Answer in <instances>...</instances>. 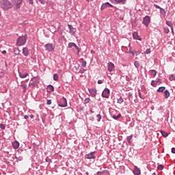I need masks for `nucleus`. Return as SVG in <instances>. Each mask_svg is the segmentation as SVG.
Returning a JSON list of instances; mask_svg holds the SVG:
<instances>
[{"instance_id": "obj_19", "label": "nucleus", "mask_w": 175, "mask_h": 175, "mask_svg": "<svg viewBox=\"0 0 175 175\" xmlns=\"http://www.w3.org/2000/svg\"><path fill=\"white\" fill-rule=\"evenodd\" d=\"M13 53L14 54H15V55H20V53H21V51H20V49L18 48H14Z\"/></svg>"}, {"instance_id": "obj_57", "label": "nucleus", "mask_w": 175, "mask_h": 175, "mask_svg": "<svg viewBox=\"0 0 175 175\" xmlns=\"http://www.w3.org/2000/svg\"><path fill=\"white\" fill-rule=\"evenodd\" d=\"M129 53H131V51H132V47H131V43H129Z\"/></svg>"}, {"instance_id": "obj_13", "label": "nucleus", "mask_w": 175, "mask_h": 175, "mask_svg": "<svg viewBox=\"0 0 175 175\" xmlns=\"http://www.w3.org/2000/svg\"><path fill=\"white\" fill-rule=\"evenodd\" d=\"M133 173L134 175H141L142 174V170H140V168L137 167V166L134 167V170L133 171Z\"/></svg>"}, {"instance_id": "obj_60", "label": "nucleus", "mask_w": 175, "mask_h": 175, "mask_svg": "<svg viewBox=\"0 0 175 175\" xmlns=\"http://www.w3.org/2000/svg\"><path fill=\"white\" fill-rule=\"evenodd\" d=\"M29 117H30V118L33 119V118H34L35 116L33 115H30Z\"/></svg>"}, {"instance_id": "obj_1", "label": "nucleus", "mask_w": 175, "mask_h": 175, "mask_svg": "<svg viewBox=\"0 0 175 175\" xmlns=\"http://www.w3.org/2000/svg\"><path fill=\"white\" fill-rule=\"evenodd\" d=\"M0 6L3 10H8L12 8V3L8 0H1L0 1Z\"/></svg>"}, {"instance_id": "obj_21", "label": "nucleus", "mask_w": 175, "mask_h": 175, "mask_svg": "<svg viewBox=\"0 0 175 175\" xmlns=\"http://www.w3.org/2000/svg\"><path fill=\"white\" fill-rule=\"evenodd\" d=\"M160 14H161L162 17H165L166 16V11H165V9L160 8Z\"/></svg>"}, {"instance_id": "obj_56", "label": "nucleus", "mask_w": 175, "mask_h": 175, "mask_svg": "<svg viewBox=\"0 0 175 175\" xmlns=\"http://www.w3.org/2000/svg\"><path fill=\"white\" fill-rule=\"evenodd\" d=\"M172 154H175V148H172L171 150Z\"/></svg>"}, {"instance_id": "obj_20", "label": "nucleus", "mask_w": 175, "mask_h": 175, "mask_svg": "<svg viewBox=\"0 0 175 175\" xmlns=\"http://www.w3.org/2000/svg\"><path fill=\"white\" fill-rule=\"evenodd\" d=\"M47 91L48 92H53V91H54V86L52 85H49L47 86Z\"/></svg>"}, {"instance_id": "obj_40", "label": "nucleus", "mask_w": 175, "mask_h": 175, "mask_svg": "<svg viewBox=\"0 0 175 175\" xmlns=\"http://www.w3.org/2000/svg\"><path fill=\"white\" fill-rule=\"evenodd\" d=\"M156 83L157 84H162V80H161L159 78H157Z\"/></svg>"}, {"instance_id": "obj_18", "label": "nucleus", "mask_w": 175, "mask_h": 175, "mask_svg": "<svg viewBox=\"0 0 175 175\" xmlns=\"http://www.w3.org/2000/svg\"><path fill=\"white\" fill-rule=\"evenodd\" d=\"M12 147L15 150H17V148H18V147H20V143H18V142H17V141H14V142H12Z\"/></svg>"}, {"instance_id": "obj_30", "label": "nucleus", "mask_w": 175, "mask_h": 175, "mask_svg": "<svg viewBox=\"0 0 175 175\" xmlns=\"http://www.w3.org/2000/svg\"><path fill=\"white\" fill-rule=\"evenodd\" d=\"M134 66L137 69H139V66H140V63H139V62L135 61L134 62Z\"/></svg>"}, {"instance_id": "obj_61", "label": "nucleus", "mask_w": 175, "mask_h": 175, "mask_svg": "<svg viewBox=\"0 0 175 175\" xmlns=\"http://www.w3.org/2000/svg\"><path fill=\"white\" fill-rule=\"evenodd\" d=\"M90 113H92V114H94V113H95L94 111H92V109H90Z\"/></svg>"}, {"instance_id": "obj_12", "label": "nucleus", "mask_w": 175, "mask_h": 175, "mask_svg": "<svg viewBox=\"0 0 175 175\" xmlns=\"http://www.w3.org/2000/svg\"><path fill=\"white\" fill-rule=\"evenodd\" d=\"M107 8H113V5L110 4L109 2L104 3L102 4L100 10H104V9H106Z\"/></svg>"}, {"instance_id": "obj_46", "label": "nucleus", "mask_w": 175, "mask_h": 175, "mask_svg": "<svg viewBox=\"0 0 175 175\" xmlns=\"http://www.w3.org/2000/svg\"><path fill=\"white\" fill-rule=\"evenodd\" d=\"M46 162H48L49 163H51V159L46 157L45 159Z\"/></svg>"}, {"instance_id": "obj_45", "label": "nucleus", "mask_w": 175, "mask_h": 175, "mask_svg": "<svg viewBox=\"0 0 175 175\" xmlns=\"http://www.w3.org/2000/svg\"><path fill=\"white\" fill-rule=\"evenodd\" d=\"M170 81H173L174 80V75H171L169 78Z\"/></svg>"}, {"instance_id": "obj_55", "label": "nucleus", "mask_w": 175, "mask_h": 175, "mask_svg": "<svg viewBox=\"0 0 175 175\" xmlns=\"http://www.w3.org/2000/svg\"><path fill=\"white\" fill-rule=\"evenodd\" d=\"M172 33L173 36H174V27L171 28Z\"/></svg>"}, {"instance_id": "obj_59", "label": "nucleus", "mask_w": 175, "mask_h": 175, "mask_svg": "<svg viewBox=\"0 0 175 175\" xmlns=\"http://www.w3.org/2000/svg\"><path fill=\"white\" fill-rule=\"evenodd\" d=\"M24 118H25V120H28L29 117H28V116L25 115L24 116Z\"/></svg>"}, {"instance_id": "obj_33", "label": "nucleus", "mask_w": 175, "mask_h": 175, "mask_svg": "<svg viewBox=\"0 0 175 175\" xmlns=\"http://www.w3.org/2000/svg\"><path fill=\"white\" fill-rule=\"evenodd\" d=\"M150 74L152 75V76H157V71L155 70H151Z\"/></svg>"}, {"instance_id": "obj_52", "label": "nucleus", "mask_w": 175, "mask_h": 175, "mask_svg": "<svg viewBox=\"0 0 175 175\" xmlns=\"http://www.w3.org/2000/svg\"><path fill=\"white\" fill-rule=\"evenodd\" d=\"M46 105H51V100H48L46 101Z\"/></svg>"}, {"instance_id": "obj_23", "label": "nucleus", "mask_w": 175, "mask_h": 175, "mask_svg": "<svg viewBox=\"0 0 175 175\" xmlns=\"http://www.w3.org/2000/svg\"><path fill=\"white\" fill-rule=\"evenodd\" d=\"M164 96L166 99L170 96V92H169V90H166L164 91Z\"/></svg>"}, {"instance_id": "obj_8", "label": "nucleus", "mask_w": 175, "mask_h": 175, "mask_svg": "<svg viewBox=\"0 0 175 175\" xmlns=\"http://www.w3.org/2000/svg\"><path fill=\"white\" fill-rule=\"evenodd\" d=\"M96 151L91 152L90 153H88L85 155V159H95L96 157H95Z\"/></svg>"}, {"instance_id": "obj_64", "label": "nucleus", "mask_w": 175, "mask_h": 175, "mask_svg": "<svg viewBox=\"0 0 175 175\" xmlns=\"http://www.w3.org/2000/svg\"><path fill=\"white\" fill-rule=\"evenodd\" d=\"M152 175H156L155 172L152 173Z\"/></svg>"}, {"instance_id": "obj_2", "label": "nucleus", "mask_w": 175, "mask_h": 175, "mask_svg": "<svg viewBox=\"0 0 175 175\" xmlns=\"http://www.w3.org/2000/svg\"><path fill=\"white\" fill-rule=\"evenodd\" d=\"M27 43V36H21L17 39L16 46H24Z\"/></svg>"}, {"instance_id": "obj_4", "label": "nucleus", "mask_w": 175, "mask_h": 175, "mask_svg": "<svg viewBox=\"0 0 175 175\" xmlns=\"http://www.w3.org/2000/svg\"><path fill=\"white\" fill-rule=\"evenodd\" d=\"M58 106L59 107H66L68 106V101L65 97H62L60 100L58 102Z\"/></svg>"}, {"instance_id": "obj_27", "label": "nucleus", "mask_w": 175, "mask_h": 175, "mask_svg": "<svg viewBox=\"0 0 175 175\" xmlns=\"http://www.w3.org/2000/svg\"><path fill=\"white\" fill-rule=\"evenodd\" d=\"M132 139H133V134H131V135L127 137L126 140L128 143H131V140H132Z\"/></svg>"}, {"instance_id": "obj_62", "label": "nucleus", "mask_w": 175, "mask_h": 175, "mask_svg": "<svg viewBox=\"0 0 175 175\" xmlns=\"http://www.w3.org/2000/svg\"><path fill=\"white\" fill-rule=\"evenodd\" d=\"M2 54H6V51H3Z\"/></svg>"}, {"instance_id": "obj_36", "label": "nucleus", "mask_w": 175, "mask_h": 175, "mask_svg": "<svg viewBox=\"0 0 175 175\" xmlns=\"http://www.w3.org/2000/svg\"><path fill=\"white\" fill-rule=\"evenodd\" d=\"M164 166L162 164L159 165L157 167L158 170H163Z\"/></svg>"}, {"instance_id": "obj_39", "label": "nucleus", "mask_w": 175, "mask_h": 175, "mask_svg": "<svg viewBox=\"0 0 175 175\" xmlns=\"http://www.w3.org/2000/svg\"><path fill=\"white\" fill-rule=\"evenodd\" d=\"M81 66L83 68H85V66H87V62L85 61L82 62Z\"/></svg>"}, {"instance_id": "obj_37", "label": "nucleus", "mask_w": 175, "mask_h": 175, "mask_svg": "<svg viewBox=\"0 0 175 175\" xmlns=\"http://www.w3.org/2000/svg\"><path fill=\"white\" fill-rule=\"evenodd\" d=\"M96 117H97V118H98V120H97L98 122H100V120H102V115L98 114V115L96 116Z\"/></svg>"}, {"instance_id": "obj_35", "label": "nucleus", "mask_w": 175, "mask_h": 175, "mask_svg": "<svg viewBox=\"0 0 175 175\" xmlns=\"http://www.w3.org/2000/svg\"><path fill=\"white\" fill-rule=\"evenodd\" d=\"M163 31L165 32V33H169V32H170V30L167 28V27H163Z\"/></svg>"}, {"instance_id": "obj_53", "label": "nucleus", "mask_w": 175, "mask_h": 175, "mask_svg": "<svg viewBox=\"0 0 175 175\" xmlns=\"http://www.w3.org/2000/svg\"><path fill=\"white\" fill-rule=\"evenodd\" d=\"M112 3H117V0H109Z\"/></svg>"}, {"instance_id": "obj_49", "label": "nucleus", "mask_w": 175, "mask_h": 175, "mask_svg": "<svg viewBox=\"0 0 175 175\" xmlns=\"http://www.w3.org/2000/svg\"><path fill=\"white\" fill-rule=\"evenodd\" d=\"M39 2H40V3H42V5H44V3H46V0H38Z\"/></svg>"}, {"instance_id": "obj_7", "label": "nucleus", "mask_w": 175, "mask_h": 175, "mask_svg": "<svg viewBox=\"0 0 175 175\" xmlns=\"http://www.w3.org/2000/svg\"><path fill=\"white\" fill-rule=\"evenodd\" d=\"M102 96L103 98H106L107 99H109L110 96V90H109V88H105L102 92Z\"/></svg>"}, {"instance_id": "obj_47", "label": "nucleus", "mask_w": 175, "mask_h": 175, "mask_svg": "<svg viewBox=\"0 0 175 175\" xmlns=\"http://www.w3.org/2000/svg\"><path fill=\"white\" fill-rule=\"evenodd\" d=\"M85 72V69H84V68H80V69H79V73L83 74V73H84Z\"/></svg>"}, {"instance_id": "obj_29", "label": "nucleus", "mask_w": 175, "mask_h": 175, "mask_svg": "<svg viewBox=\"0 0 175 175\" xmlns=\"http://www.w3.org/2000/svg\"><path fill=\"white\" fill-rule=\"evenodd\" d=\"M116 3H122V5H125V0H116Z\"/></svg>"}, {"instance_id": "obj_26", "label": "nucleus", "mask_w": 175, "mask_h": 175, "mask_svg": "<svg viewBox=\"0 0 175 175\" xmlns=\"http://www.w3.org/2000/svg\"><path fill=\"white\" fill-rule=\"evenodd\" d=\"M166 90V88L164 86H161L159 88V90H157V92H163Z\"/></svg>"}, {"instance_id": "obj_15", "label": "nucleus", "mask_w": 175, "mask_h": 175, "mask_svg": "<svg viewBox=\"0 0 175 175\" xmlns=\"http://www.w3.org/2000/svg\"><path fill=\"white\" fill-rule=\"evenodd\" d=\"M68 27L69 28L70 35H75V33H76V30L73 26L72 25L68 24Z\"/></svg>"}, {"instance_id": "obj_63", "label": "nucleus", "mask_w": 175, "mask_h": 175, "mask_svg": "<svg viewBox=\"0 0 175 175\" xmlns=\"http://www.w3.org/2000/svg\"><path fill=\"white\" fill-rule=\"evenodd\" d=\"M85 174H86V175H90V173H89L88 172H85Z\"/></svg>"}, {"instance_id": "obj_25", "label": "nucleus", "mask_w": 175, "mask_h": 175, "mask_svg": "<svg viewBox=\"0 0 175 175\" xmlns=\"http://www.w3.org/2000/svg\"><path fill=\"white\" fill-rule=\"evenodd\" d=\"M165 24L170 28L173 29V23H172V21H166Z\"/></svg>"}, {"instance_id": "obj_50", "label": "nucleus", "mask_w": 175, "mask_h": 175, "mask_svg": "<svg viewBox=\"0 0 175 175\" xmlns=\"http://www.w3.org/2000/svg\"><path fill=\"white\" fill-rule=\"evenodd\" d=\"M154 8H156V9H160V10L162 9V8H161V6H159L157 4H154Z\"/></svg>"}, {"instance_id": "obj_3", "label": "nucleus", "mask_w": 175, "mask_h": 175, "mask_svg": "<svg viewBox=\"0 0 175 175\" xmlns=\"http://www.w3.org/2000/svg\"><path fill=\"white\" fill-rule=\"evenodd\" d=\"M39 84V79L36 77H33L29 83V87H31L32 88H35L36 85Z\"/></svg>"}, {"instance_id": "obj_43", "label": "nucleus", "mask_w": 175, "mask_h": 175, "mask_svg": "<svg viewBox=\"0 0 175 175\" xmlns=\"http://www.w3.org/2000/svg\"><path fill=\"white\" fill-rule=\"evenodd\" d=\"M90 100H91V98H86L85 99V103L87 104V103H90Z\"/></svg>"}, {"instance_id": "obj_58", "label": "nucleus", "mask_w": 175, "mask_h": 175, "mask_svg": "<svg viewBox=\"0 0 175 175\" xmlns=\"http://www.w3.org/2000/svg\"><path fill=\"white\" fill-rule=\"evenodd\" d=\"M97 174H98V175H102V174H103V172H100V171H98V172H97Z\"/></svg>"}, {"instance_id": "obj_51", "label": "nucleus", "mask_w": 175, "mask_h": 175, "mask_svg": "<svg viewBox=\"0 0 175 175\" xmlns=\"http://www.w3.org/2000/svg\"><path fill=\"white\" fill-rule=\"evenodd\" d=\"M27 2H29L30 5H33V0H27Z\"/></svg>"}, {"instance_id": "obj_32", "label": "nucleus", "mask_w": 175, "mask_h": 175, "mask_svg": "<svg viewBox=\"0 0 175 175\" xmlns=\"http://www.w3.org/2000/svg\"><path fill=\"white\" fill-rule=\"evenodd\" d=\"M58 74H54L53 75V80L54 81H58Z\"/></svg>"}, {"instance_id": "obj_44", "label": "nucleus", "mask_w": 175, "mask_h": 175, "mask_svg": "<svg viewBox=\"0 0 175 175\" xmlns=\"http://www.w3.org/2000/svg\"><path fill=\"white\" fill-rule=\"evenodd\" d=\"M0 128L1 129L3 130L5 129L6 126L3 124H0Z\"/></svg>"}, {"instance_id": "obj_9", "label": "nucleus", "mask_w": 175, "mask_h": 175, "mask_svg": "<svg viewBox=\"0 0 175 175\" xmlns=\"http://www.w3.org/2000/svg\"><path fill=\"white\" fill-rule=\"evenodd\" d=\"M45 49H46L47 51L52 52L54 51V50L55 49V45L51 43H48L45 44Z\"/></svg>"}, {"instance_id": "obj_14", "label": "nucleus", "mask_w": 175, "mask_h": 175, "mask_svg": "<svg viewBox=\"0 0 175 175\" xmlns=\"http://www.w3.org/2000/svg\"><path fill=\"white\" fill-rule=\"evenodd\" d=\"M133 38L135 40H142V38H140V36H139V33H137V31H134L133 33Z\"/></svg>"}, {"instance_id": "obj_34", "label": "nucleus", "mask_w": 175, "mask_h": 175, "mask_svg": "<svg viewBox=\"0 0 175 175\" xmlns=\"http://www.w3.org/2000/svg\"><path fill=\"white\" fill-rule=\"evenodd\" d=\"M123 102L124 98H122V97H120L119 99H118V103H119V105H121Z\"/></svg>"}, {"instance_id": "obj_16", "label": "nucleus", "mask_w": 175, "mask_h": 175, "mask_svg": "<svg viewBox=\"0 0 175 175\" xmlns=\"http://www.w3.org/2000/svg\"><path fill=\"white\" fill-rule=\"evenodd\" d=\"M23 1L24 0H15V5L17 9H20V8H21V5H23Z\"/></svg>"}, {"instance_id": "obj_17", "label": "nucleus", "mask_w": 175, "mask_h": 175, "mask_svg": "<svg viewBox=\"0 0 175 175\" xmlns=\"http://www.w3.org/2000/svg\"><path fill=\"white\" fill-rule=\"evenodd\" d=\"M23 54L25 57H28L29 55V50L27 47L23 49Z\"/></svg>"}, {"instance_id": "obj_42", "label": "nucleus", "mask_w": 175, "mask_h": 175, "mask_svg": "<svg viewBox=\"0 0 175 175\" xmlns=\"http://www.w3.org/2000/svg\"><path fill=\"white\" fill-rule=\"evenodd\" d=\"M16 159L18 161H23V156L16 157Z\"/></svg>"}, {"instance_id": "obj_28", "label": "nucleus", "mask_w": 175, "mask_h": 175, "mask_svg": "<svg viewBox=\"0 0 175 175\" xmlns=\"http://www.w3.org/2000/svg\"><path fill=\"white\" fill-rule=\"evenodd\" d=\"M120 117H121V113H118L117 116L116 115L112 116V118H113V120H118V118H120Z\"/></svg>"}, {"instance_id": "obj_31", "label": "nucleus", "mask_w": 175, "mask_h": 175, "mask_svg": "<svg viewBox=\"0 0 175 175\" xmlns=\"http://www.w3.org/2000/svg\"><path fill=\"white\" fill-rule=\"evenodd\" d=\"M161 135L162 136H163V137H167V136H169V134H167V133L163 131H161Z\"/></svg>"}, {"instance_id": "obj_5", "label": "nucleus", "mask_w": 175, "mask_h": 175, "mask_svg": "<svg viewBox=\"0 0 175 175\" xmlns=\"http://www.w3.org/2000/svg\"><path fill=\"white\" fill-rule=\"evenodd\" d=\"M68 49H72V50H77V54L80 53V49L77 46V44L75 42H70L68 46Z\"/></svg>"}, {"instance_id": "obj_10", "label": "nucleus", "mask_w": 175, "mask_h": 175, "mask_svg": "<svg viewBox=\"0 0 175 175\" xmlns=\"http://www.w3.org/2000/svg\"><path fill=\"white\" fill-rule=\"evenodd\" d=\"M88 91H89L91 96H93V98H95L96 96V94H97L96 88H89Z\"/></svg>"}, {"instance_id": "obj_24", "label": "nucleus", "mask_w": 175, "mask_h": 175, "mask_svg": "<svg viewBox=\"0 0 175 175\" xmlns=\"http://www.w3.org/2000/svg\"><path fill=\"white\" fill-rule=\"evenodd\" d=\"M21 87H22V88H23V92H27V83L21 84Z\"/></svg>"}, {"instance_id": "obj_41", "label": "nucleus", "mask_w": 175, "mask_h": 175, "mask_svg": "<svg viewBox=\"0 0 175 175\" xmlns=\"http://www.w3.org/2000/svg\"><path fill=\"white\" fill-rule=\"evenodd\" d=\"M145 54H151V49H147L145 51Z\"/></svg>"}, {"instance_id": "obj_54", "label": "nucleus", "mask_w": 175, "mask_h": 175, "mask_svg": "<svg viewBox=\"0 0 175 175\" xmlns=\"http://www.w3.org/2000/svg\"><path fill=\"white\" fill-rule=\"evenodd\" d=\"M103 80H98V84H103Z\"/></svg>"}, {"instance_id": "obj_6", "label": "nucleus", "mask_w": 175, "mask_h": 175, "mask_svg": "<svg viewBox=\"0 0 175 175\" xmlns=\"http://www.w3.org/2000/svg\"><path fill=\"white\" fill-rule=\"evenodd\" d=\"M150 23H151V18H150V16L146 15L143 18L142 24H144V25H146V27H148Z\"/></svg>"}, {"instance_id": "obj_22", "label": "nucleus", "mask_w": 175, "mask_h": 175, "mask_svg": "<svg viewBox=\"0 0 175 175\" xmlns=\"http://www.w3.org/2000/svg\"><path fill=\"white\" fill-rule=\"evenodd\" d=\"M27 76H29V75L27 72L24 74L19 72V77H21V79H25Z\"/></svg>"}, {"instance_id": "obj_11", "label": "nucleus", "mask_w": 175, "mask_h": 175, "mask_svg": "<svg viewBox=\"0 0 175 175\" xmlns=\"http://www.w3.org/2000/svg\"><path fill=\"white\" fill-rule=\"evenodd\" d=\"M107 66H108V70L109 72H113L114 69H116V66H114V64L112 62H108L107 63Z\"/></svg>"}, {"instance_id": "obj_48", "label": "nucleus", "mask_w": 175, "mask_h": 175, "mask_svg": "<svg viewBox=\"0 0 175 175\" xmlns=\"http://www.w3.org/2000/svg\"><path fill=\"white\" fill-rule=\"evenodd\" d=\"M139 96L141 99H143V96H142V92H140V90H138Z\"/></svg>"}, {"instance_id": "obj_38", "label": "nucleus", "mask_w": 175, "mask_h": 175, "mask_svg": "<svg viewBox=\"0 0 175 175\" xmlns=\"http://www.w3.org/2000/svg\"><path fill=\"white\" fill-rule=\"evenodd\" d=\"M157 82H155V81L152 80V81H151V85H152V87H157Z\"/></svg>"}]
</instances>
